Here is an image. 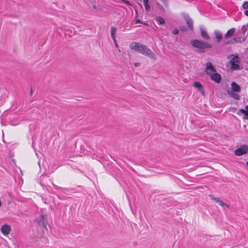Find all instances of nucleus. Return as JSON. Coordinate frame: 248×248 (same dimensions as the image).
<instances>
[{
    "mask_svg": "<svg viewBox=\"0 0 248 248\" xmlns=\"http://www.w3.org/2000/svg\"><path fill=\"white\" fill-rule=\"evenodd\" d=\"M93 8H94V9H96V6H93Z\"/></svg>",
    "mask_w": 248,
    "mask_h": 248,
    "instance_id": "nucleus-31",
    "label": "nucleus"
},
{
    "mask_svg": "<svg viewBox=\"0 0 248 248\" xmlns=\"http://www.w3.org/2000/svg\"><path fill=\"white\" fill-rule=\"evenodd\" d=\"M234 92H235L230 91L229 90L227 91L228 94L231 97H232L233 98H234V99H235L236 100H240V97L238 93H235Z\"/></svg>",
    "mask_w": 248,
    "mask_h": 248,
    "instance_id": "nucleus-12",
    "label": "nucleus"
},
{
    "mask_svg": "<svg viewBox=\"0 0 248 248\" xmlns=\"http://www.w3.org/2000/svg\"><path fill=\"white\" fill-rule=\"evenodd\" d=\"M242 30L243 31V33H244L246 30V28L245 26H243L242 27Z\"/></svg>",
    "mask_w": 248,
    "mask_h": 248,
    "instance_id": "nucleus-24",
    "label": "nucleus"
},
{
    "mask_svg": "<svg viewBox=\"0 0 248 248\" xmlns=\"http://www.w3.org/2000/svg\"><path fill=\"white\" fill-rule=\"evenodd\" d=\"M232 90L231 91L238 92L241 90L240 86L235 82L231 83Z\"/></svg>",
    "mask_w": 248,
    "mask_h": 248,
    "instance_id": "nucleus-11",
    "label": "nucleus"
},
{
    "mask_svg": "<svg viewBox=\"0 0 248 248\" xmlns=\"http://www.w3.org/2000/svg\"><path fill=\"white\" fill-rule=\"evenodd\" d=\"M156 21L159 24H163L165 23V20L161 16H157L156 17Z\"/></svg>",
    "mask_w": 248,
    "mask_h": 248,
    "instance_id": "nucleus-20",
    "label": "nucleus"
},
{
    "mask_svg": "<svg viewBox=\"0 0 248 248\" xmlns=\"http://www.w3.org/2000/svg\"><path fill=\"white\" fill-rule=\"evenodd\" d=\"M116 31V28L114 27H111L110 30V35L112 39L115 38V33Z\"/></svg>",
    "mask_w": 248,
    "mask_h": 248,
    "instance_id": "nucleus-17",
    "label": "nucleus"
},
{
    "mask_svg": "<svg viewBox=\"0 0 248 248\" xmlns=\"http://www.w3.org/2000/svg\"><path fill=\"white\" fill-rule=\"evenodd\" d=\"M134 65L136 66H138L140 65V63L139 62H136L134 63Z\"/></svg>",
    "mask_w": 248,
    "mask_h": 248,
    "instance_id": "nucleus-26",
    "label": "nucleus"
},
{
    "mask_svg": "<svg viewBox=\"0 0 248 248\" xmlns=\"http://www.w3.org/2000/svg\"><path fill=\"white\" fill-rule=\"evenodd\" d=\"M240 59L238 56H234L230 61L231 67L232 69L237 70L239 68Z\"/></svg>",
    "mask_w": 248,
    "mask_h": 248,
    "instance_id": "nucleus-4",
    "label": "nucleus"
},
{
    "mask_svg": "<svg viewBox=\"0 0 248 248\" xmlns=\"http://www.w3.org/2000/svg\"><path fill=\"white\" fill-rule=\"evenodd\" d=\"M248 152V145L246 144L241 145L239 148L236 149L234 152V154L236 156H241L247 154Z\"/></svg>",
    "mask_w": 248,
    "mask_h": 248,
    "instance_id": "nucleus-3",
    "label": "nucleus"
},
{
    "mask_svg": "<svg viewBox=\"0 0 248 248\" xmlns=\"http://www.w3.org/2000/svg\"><path fill=\"white\" fill-rule=\"evenodd\" d=\"M245 108L246 109V110H248V105L246 106L245 107Z\"/></svg>",
    "mask_w": 248,
    "mask_h": 248,
    "instance_id": "nucleus-28",
    "label": "nucleus"
},
{
    "mask_svg": "<svg viewBox=\"0 0 248 248\" xmlns=\"http://www.w3.org/2000/svg\"><path fill=\"white\" fill-rule=\"evenodd\" d=\"M185 19L186 21L188 27L191 30H193V20L189 17L188 16L185 17Z\"/></svg>",
    "mask_w": 248,
    "mask_h": 248,
    "instance_id": "nucleus-15",
    "label": "nucleus"
},
{
    "mask_svg": "<svg viewBox=\"0 0 248 248\" xmlns=\"http://www.w3.org/2000/svg\"><path fill=\"white\" fill-rule=\"evenodd\" d=\"M0 231L1 233L4 235H7L9 234L10 231H11V227L8 224H4L3 225Z\"/></svg>",
    "mask_w": 248,
    "mask_h": 248,
    "instance_id": "nucleus-8",
    "label": "nucleus"
},
{
    "mask_svg": "<svg viewBox=\"0 0 248 248\" xmlns=\"http://www.w3.org/2000/svg\"><path fill=\"white\" fill-rule=\"evenodd\" d=\"M196 88H197L199 92H200L202 95H204V92L203 87L202 84L199 82H195L193 85Z\"/></svg>",
    "mask_w": 248,
    "mask_h": 248,
    "instance_id": "nucleus-10",
    "label": "nucleus"
},
{
    "mask_svg": "<svg viewBox=\"0 0 248 248\" xmlns=\"http://www.w3.org/2000/svg\"><path fill=\"white\" fill-rule=\"evenodd\" d=\"M235 32V28H232L229 30L224 35L225 38L232 37Z\"/></svg>",
    "mask_w": 248,
    "mask_h": 248,
    "instance_id": "nucleus-14",
    "label": "nucleus"
},
{
    "mask_svg": "<svg viewBox=\"0 0 248 248\" xmlns=\"http://www.w3.org/2000/svg\"><path fill=\"white\" fill-rule=\"evenodd\" d=\"M179 32V31L178 29H174L173 31V34H177Z\"/></svg>",
    "mask_w": 248,
    "mask_h": 248,
    "instance_id": "nucleus-23",
    "label": "nucleus"
},
{
    "mask_svg": "<svg viewBox=\"0 0 248 248\" xmlns=\"http://www.w3.org/2000/svg\"><path fill=\"white\" fill-rule=\"evenodd\" d=\"M32 90L31 89V94H32Z\"/></svg>",
    "mask_w": 248,
    "mask_h": 248,
    "instance_id": "nucleus-29",
    "label": "nucleus"
},
{
    "mask_svg": "<svg viewBox=\"0 0 248 248\" xmlns=\"http://www.w3.org/2000/svg\"><path fill=\"white\" fill-rule=\"evenodd\" d=\"M246 164H247V166H248V161L247 162Z\"/></svg>",
    "mask_w": 248,
    "mask_h": 248,
    "instance_id": "nucleus-30",
    "label": "nucleus"
},
{
    "mask_svg": "<svg viewBox=\"0 0 248 248\" xmlns=\"http://www.w3.org/2000/svg\"><path fill=\"white\" fill-rule=\"evenodd\" d=\"M210 78L212 80L217 83H219L221 80V75L219 73H217V71L211 75Z\"/></svg>",
    "mask_w": 248,
    "mask_h": 248,
    "instance_id": "nucleus-6",
    "label": "nucleus"
},
{
    "mask_svg": "<svg viewBox=\"0 0 248 248\" xmlns=\"http://www.w3.org/2000/svg\"><path fill=\"white\" fill-rule=\"evenodd\" d=\"M130 49L138 52L150 59L155 60L156 55L147 46L138 42H132L129 44Z\"/></svg>",
    "mask_w": 248,
    "mask_h": 248,
    "instance_id": "nucleus-1",
    "label": "nucleus"
},
{
    "mask_svg": "<svg viewBox=\"0 0 248 248\" xmlns=\"http://www.w3.org/2000/svg\"><path fill=\"white\" fill-rule=\"evenodd\" d=\"M245 14L246 16H248V10H246V11H245Z\"/></svg>",
    "mask_w": 248,
    "mask_h": 248,
    "instance_id": "nucleus-27",
    "label": "nucleus"
},
{
    "mask_svg": "<svg viewBox=\"0 0 248 248\" xmlns=\"http://www.w3.org/2000/svg\"><path fill=\"white\" fill-rule=\"evenodd\" d=\"M240 111L244 114L243 116L244 119H248V111L244 109H240Z\"/></svg>",
    "mask_w": 248,
    "mask_h": 248,
    "instance_id": "nucleus-18",
    "label": "nucleus"
},
{
    "mask_svg": "<svg viewBox=\"0 0 248 248\" xmlns=\"http://www.w3.org/2000/svg\"><path fill=\"white\" fill-rule=\"evenodd\" d=\"M209 197L212 200L215 201L216 202L218 203V204L222 207H226L227 208L229 207V205L224 202L223 201H221L219 198H215L213 195H209Z\"/></svg>",
    "mask_w": 248,
    "mask_h": 248,
    "instance_id": "nucleus-7",
    "label": "nucleus"
},
{
    "mask_svg": "<svg viewBox=\"0 0 248 248\" xmlns=\"http://www.w3.org/2000/svg\"><path fill=\"white\" fill-rule=\"evenodd\" d=\"M201 36L203 38H204L206 40H209L210 39V37L207 34L206 31L204 29H201Z\"/></svg>",
    "mask_w": 248,
    "mask_h": 248,
    "instance_id": "nucleus-16",
    "label": "nucleus"
},
{
    "mask_svg": "<svg viewBox=\"0 0 248 248\" xmlns=\"http://www.w3.org/2000/svg\"><path fill=\"white\" fill-rule=\"evenodd\" d=\"M140 22H141V21H140V19H138L136 20V23H139Z\"/></svg>",
    "mask_w": 248,
    "mask_h": 248,
    "instance_id": "nucleus-25",
    "label": "nucleus"
},
{
    "mask_svg": "<svg viewBox=\"0 0 248 248\" xmlns=\"http://www.w3.org/2000/svg\"><path fill=\"white\" fill-rule=\"evenodd\" d=\"M245 41V39L242 37H233L231 40L227 41L226 44H233L234 43H241Z\"/></svg>",
    "mask_w": 248,
    "mask_h": 248,
    "instance_id": "nucleus-9",
    "label": "nucleus"
},
{
    "mask_svg": "<svg viewBox=\"0 0 248 248\" xmlns=\"http://www.w3.org/2000/svg\"><path fill=\"white\" fill-rule=\"evenodd\" d=\"M112 40H113V42H114V44H115V46H116V47H118V43H117V41H116V38H114V39H112Z\"/></svg>",
    "mask_w": 248,
    "mask_h": 248,
    "instance_id": "nucleus-22",
    "label": "nucleus"
},
{
    "mask_svg": "<svg viewBox=\"0 0 248 248\" xmlns=\"http://www.w3.org/2000/svg\"><path fill=\"white\" fill-rule=\"evenodd\" d=\"M190 43L193 47L197 48L195 52L198 53H203L206 51V49L212 47L210 44L197 39L191 40Z\"/></svg>",
    "mask_w": 248,
    "mask_h": 248,
    "instance_id": "nucleus-2",
    "label": "nucleus"
},
{
    "mask_svg": "<svg viewBox=\"0 0 248 248\" xmlns=\"http://www.w3.org/2000/svg\"><path fill=\"white\" fill-rule=\"evenodd\" d=\"M242 7L244 9H248V1H245L242 5Z\"/></svg>",
    "mask_w": 248,
    "mask_h": 248,
    "instance_id": "nucleus-21",
    "label": "nucleus"
},
{
    "mask_svg": "<svg viewBox=\"0 0 248 248\" xmlns=\"http://www.w3.org/2000/svg\"><path fill=\"white\" fill-rule=\"evenodd\" d=\"M149 0H143L144 5L145 6V9L147 11H149L150 9V6L148 4Z\"/></svg>",
    "mask_w": 248,
    "mask_h": 248,
    "instance_id": "nucleus-19",
    "label": "nucleus"
},
{
    "mask_svg": "<svg viewBox=\"0 0 248 248\" xmlns=\"http://www.w3.org/2000/svg\"><path fill=\"white\" fill-rule=\"evenodd\" d=\"M214 33L216 36V38L217 40V41L219 43L221 41L222 39V33L217 30H215L214 32Z\"/></svg>",
    "mask_w": 248,
    "mask_h": 248,
    "instance_id": "nucleus-13",
    "label": "nucleus"
},
{
    "mask_svg": "<svg viewBox=\"0 0 248 248\" xmlns=\"http://www.w3.org/2000/svg\"><path fill=\"white\" fill-rule=\"evenodd\" d=\"M206 69L205 70V72L206 73L209 75L213 74L214 72H216V70L214 66L213 65L212 63L209 62L206 63Z\"/></svg>",
    "mask_w": 248,
    "mask_h": 248,
    "instance_id": "nucleus-5",
    "label": "nucleus"
}]
</instances>
